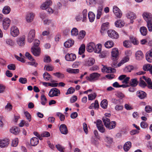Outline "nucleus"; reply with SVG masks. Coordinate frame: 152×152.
I'll use <instances>...</instances> for the list:
<instances>
[{
	"mask_svg": "<svg viewBox=\"0 0 152 152\" xmlns=\"http://www.w3.org/2000/svg\"><path fill=\"white\" fill-rule=\"evenodd\" d=\"M142 16L147 23V26L149 31H152V17L151 14L147 12H144Z\"/></svg>",
	"mask_w": 152,
	"mask_h": 152,
	"instance_id": "obj_1",
	"label": "nucleus"
},
{
	"mask_svg": "<svg viewBox=\"0 0 152 152\" xmlns=\"http://www.w3.org/2000/svg\"><path fill=\"white\" fill-rule=\"evenodd\" d=\"M52 1L50 0H48L42 4L41 8L42 10H45L49 13H52L53 12V10L49 6L51 4Z\"/></svg>",
	"mask_w": 152,
	"mask_h": 152,
	"instance_id": "obj_2",
	"label": "nucleus"
},
{
	"mask_svg": "<svg viewBox=\"0 0 152 152\" xmlns=\"http://www.w3.org/2000/svg\"><path fill=\"white\" fill-rule=\"evenodd\" d=\"M119 58V52L117 48H114L111 52V59L113 61H117Z\"/></svg>",
	"mask_w": 152,
	"mask_h": 152,
	"instance_id": "obj_3",
	"label": "nucleus"
},
{
	"mask_svg": "<svg viewBox=\"0 0 152 152\" xmlns=\"http://www.w3.org/2000/svg\"><path fill=\"white\" fill-rule=\"evenodd\" d=\"M100 75L97 73H93L91 74L89 77L87 76L86 79L90 81L97 80L99 77Z\"/></svg>",
	"mask_w": 152,
	"mask_h": 152,
	"instance_id": "obj_4",
	"label": "nucleus"
},
{
	"mask_svg": "<svg viewBox=\"0 0 152 152\" xmlns=\"http://www.w3.org/2000/svg\"><path fill=\"white\" fill-rule=\"evenodd\" d=\"M108 35L109 37L113 39H117L118 37V34L115 31L109 30L107 31Z\"/></svg>",
	"mask_w": 152,
	"mask_h": 152,
	"instance_id": "obj_5",
	"label": "nucleus"
},
{
	"mask_svg": "<svg viewBox=\"0 0 152 152\" xmlns=\"http://www.w3.org/2000/svg\"><path fill=\"white\" fill-rule=\"evenodd\" d=\"M60 94V91L57 88H53L51 89L49 92L48 95L50 97L57 96Z\"/></svg>",
	"mask_w": 152,
	"mask_h": 152,
	"instance_id": "obj_6",
	"label": "nucleus"
},
{
	"mask_svg": "<svg viewBox=\"0 0 152 152\" xmlns=\"http://www.w3.org/2000/svg\"><path fill=\"white\" fill-rule=\"evenodd\" d=\"M10 33L11 35L13 37L17 36L19 34L18 28L15 26H12L10 29Z\"/></svg>",
	"mask_w": 152,
	"mask_h": 152,
	"instance_id": "obj_7",
	"label": "nucleus"
},
{
	"mask_svg": "<svg viewBox=\"0 0 152 152\" xmlns=\"http://www.w3.org/2000/svg\"><path fill=\"white\" fill-rule=\"evenodd\" d=\"M25 36L23 35L17 38V44L20 46H23L25 44Z\"/></svg>",
	"mask_w": 152,
	"mask_h": 152,
	"instance_id": "obj_8",
	"label": "nucleus"
},
{
	"mask_svg": "<svg viewBox=\"0 0 152 152\" xmlns=\"http://www.w3.org/2000/svg\"><path fill=\"white\" fill-rule=\"evenodd\" d=\"M113 11L117 18H120L122 16V13L119 8L115 6H113Z\"/></svg>",
	"mask_w": 152,
	"mask_h": 152,
	"instance_id": "obj_9",
	"label": "nucleus"
},
{
	"mask_svg": "<svg viewBox=\"0 0 152 152\" xmlns=\"http://www.w3.org/2000/svg\"><path fill=\"white\" fill-rule=\"evenodd\" d=\"M31 51L33 54L36 56H39L41 53L40 49L39 47L33 46L31 48Z\"/></svg>",
	"mask_w": 152,
	"mask_h": 152,
	"instance_id": "obj_10",
	"label": "nucleus"
},
{
	"mask_svg": "<svg viewBox=\"0 0 152 152\" xmlns=\"http://www.w3.org/2000/svg\"><path fill=\"white\" fill-rule=\"evenodd\" d=\"M76 58V55L73 53H67L65 56L66 60L69 61H73Z\"/></svg>",
	"mask_w": 152,
	"mask_h": 152,
	"instance_id": "obj_11",
	"label": "nucleus"
},
{
	"mask_svg": "<svg viewBox=\"0 0 152 152\" xmlns=\"http://www.w3.org/2000/svg\"><path fill=\"white\" fill-rule=\"evenodd\" d=\"M35 35V31L34 29L31 30L29 32L28 35V41L31 43L33 40Z\"/></svg>",
	"mask_w": 152,
	"mask_h": 152,
	"instance_id": "obj_12",
	"label": "nucleus"
},
{
	"mask_svg": "<svg viewBox=\"0 0 152 152\" xmlns=\"http://www.w3.org/2000/svg\"><path fill=\"white\" fill-rule=\"evenodd\" d=\"M10 20L8 18H4L3 21V26L4 30H7L10 24Z\"/></svg>",
	"mask_w": 152,
	"mask_h": 152,
	"instance_id": "obj_13",
	"label": "nucleus"
},
{
	"mask_svg": "<svg viewBox=\"0 0 152 152\" xmlns=\"http://www.w3.org/2000/svg\"><path fill=\"white\" fill-rule=\"evenodd\" d=\"M102 71L103 72H105L107 73H113L115 72L116 69L114 68H112L110 67H104L102 69Z\"/></svg>",
	"mask_w": 152,
	"mask_h": 152,
	"instance_id": "obj_14",
	"label": "nucleus"
},
{
	"mask_svg": "<svg viewBox=\"0 0 152 152\" xmlns=\"http://www.w3.org/2000/svg\"><path fill=\"white\" fill-rule=\"evenodd\" d=\"M109 23L108 22L104 23L102 26L100 32L102 35H103L105 33L108 28Z\"/></svg>",
	"mask_w": 152,
	"mask_h": 152,
	"instance_id": "obj_15",
	"label": "nucleus"
},
{
	"mask_svg": "<svg viewBox=\"0 0 152 152\" xmlns=\"http://www.w3.org/2000/svg\"><path fill=\"white\" fill-rule=\"evenodd\" d=\"M95 48V44L93 42H90L88 44L86 47V50L88 52H91L94 50Z\"/></svg>",
	"mask_w": 152,
	"mask_h": 152,
	"instance_id": "obj_16",
	"label": "nucleus"
},
{
	"mask_svg": "<svg viewBox=\"0 0 152 152\" xmlns=\"http://www.w3.org/2000/svg\"><path fill=\"white\" fill-rule=\"evenodd\" d=\"M59 129L62 134H66L68 133V131L67 127L65 124H62L60 126Z\"/></svg>",
	"mask_w": 152,
	"mask_h": 152,
	"instance_id": "obj_17",
	"label": "nucleus"
},
{
	"mask_svg": "<svg viewBox=\"0 0 152 152\" xmlns=\"http://www.w3.org/2000/svg\"><path fill=\"white\" fill-rule=\"evenodd\" d=\"M147 94L143 91H139L137 93V96L141 99H144L146 96Z\"/></svg>",
	"mask_w": 152,
	"mask_h": 152,
	"instance_id": "obj_18",
	"label": "nucleus"
},
{
	"mask_svg": "<svg viewBox=\"0 0 152 152\" xmlns=\"http://www.w3.org/2000/svg\"><path fill=\"white\" fill-rule=\"evenodd\" d=\"M138 82L137 78L132 79L129 81L128 85L129 87H135L138 85Z\"/></svg>",
	"mask_w": 152,
	"mask_h": 152,
	"instance_id": "obj_19",
	"label": "nucleus"
},
{
	"mask_svg": "<svg viewBox=\"0 0 152 152\" xmlns=\"http://www.w3.org/2000/svg\"><path fill=\"white\" fill-rule=\"evenodd\" d=\"M145 57L148 62H152V49L146 53Z\"/></svg>",
	"mask_w": 152,
	"mask_h": 152,
	"instance_id": "obj_20",
	"label": "nucleus"
},
{
	"mask_svg": "<svg viewBox=\"0 0 152 152\" xmlns=\"http://www.w3.org/2000/svg\"><path fill=\"white\" fill-rule=\"evenodd\" d=\"M34 15L32 12H29L27 14L26 19L28 22H31L33 20Z\"/></svg>",
	"mask_w": 152,
	"mask_h": 152,
	"instance_id": "obj_21",
	"label": "nucleus"
},
{
	"mask_svg": "<svg viewBox=\"0 0 152 152\" xmlns=\"http://www.w3.org/2000/svg\"><path fill=\"white\" fill-rule=\"evenodd\" d=\"M94 59L92 58H90L86 60L85 65L87 66H91L94 64Z\"/></svg>",
	"mask_w": 152,
	"mask_h": 152,
	"instance_id": "obj_22",
	"label": "nucleus"
},
{
	"mask_svg": "<svg viewBox=\"0 0 152 152\" xmlns=\"http://www.w3.org/2000/svg\"><path fill=\"white\" fill-rule=\"evenodd\" d=\"M136 59L137 60H142L143 58V55L140 50L137 51L135 54Z\"/></svg>",
	"mask_w": 152,
	"mask_h": 152,
	"instance_id": "obj_23",
	"label": "nucleus"
},
{
	"mask_svg": "<svg viewBox=\"0 0 152 152\" xmlns=\"http://www.w3.org/2000/svg\"><path fill=\"white\" fill-rule=\"evenodd\" d=\"M74 43L72 39L66 41L64 44V46L66 48H69L73 45Z\"/></svg>",
	"mask_w": 152,
	"mask_h": 152,
	"instance_id": "obj_24",
	"label": "nucleus"
},
{
	"mask_svg": "<svg viewBox=\"0 0 152 152\" xmlns=\"http://www.w3.org/2000/svg\"><path fill=\"white\" fill-rule=\"evenodd\" d=\"M43 76L44 79L46 81H48L50 79L51 82H53L54 81H52V79H51L52 76L47 72H45L43 74Z\"/></svg>",
	"mask_w": 152,
	"mask_h": 152,
	"instance_id": "obj_25",
	"label": "nucleus"
},
{
	"mask_svg": "<svg viewBox=\"0 0 152 152\" xmlns=\"http://www.w3.org/2000/svg\"><path fill=\"white\" fill-rule=\"evenodd\" d=\"M39 140L36 137L32 138L31 139L30 143L32 146H35L38 144Z\"/></svg>",
	"mask_w": 152,
	"mask_h": 152,
	"instance_id": "obj_26",
	"label": "nucleus"
},
{
	"mask_svg": "<svg viewBox=\"0 0 152 152\" xmlns=\"http://www.w3.org/2000/svg\"><path fill=\"white\" fill-rule=\"evenodd\" d=\"M88 16L89 21L91 22H92L94 20L95 18V15L91 12H89L88 14Z\"/></svg>",
	"mask_w": 152,
	"mask_h": 152,
	"instance_id": "obj_27",
	"label": "nucleus"
},
{
	"mask_svg": "<svg viewBox=\"0 0 152 152\" xmlns=\"http://www.w3.org/2000/svg\"><path fill=\"white\" fill-rule=\"evenodd\" d=\"M131 146V143L130 142H126L124 146V149L125 151H127Z\"/></svg>",
	"mask_w": 152,
	"mask_h": 152,
	"instance_id": "obj_28",
	"label": "nucleus"
},
{
	"mask_svg": "<svg viewBox=\"0 0 152 152\" xmlns=\"http://www.w3.org/2000/svg\"><path fill=\"white\" fill-rule=\"evenodd\" d=\"M116 125V122L115 121H112L110 122L108 125V126L106 127L109 129H111L114 128Z\"/></svg>",
	"mask_w": 152,
	"mask_h": 152,
	"instance_id": "obj_29",
	"label": "nucleus"
},
{
	"mask_svg": "<svg viewBox=\"0 0 152 152\" xmlns=\"http://www.w3.org/2000/svg\"><path fill=\"white\" fill-rule=\"evenodd\" d=\"M9 143L8 141L4 140H0V147L1 148L5 147L9 144Z\"/></svg>",
	"mask_w": 152,
	"mask_h": 152,
	"instance_id": "obj_30",
	"label": "nucleus"
},
{
	"mask_svg": "<svg viewBox=\"0 0 152 152\" xmlns=\"http://www.w3.org/2000/svg\"><path fill=\"white\" fill-rule=\"evenodd\" d=\"M126 16L128 18L131 20L135 19L136 17L135 14L131 12H129L127 13Z\"/></svg>",
	"mask_w": 152,
	"mask_h": 152,
	"instance_id": "obj_31",
	"label": "nucleus"
},
{
	"mask_svg": "<svg viewBox=\"0 0 152 152\" xmlns=\"http://www.w3.org/2000/svg\"><path fill=\"white\" fill-rule=\"evenodd\" d=\"M10 7L9 6H6L3 8L2 12L5 14H7L10 13Z\"/></svg>",
	"mask_w": 152,
	"mask_h": 152,
	"instance_id": "obj_32",
	"label": "nucleus"
},
{
	"mask_svg": "<svg viewBox=\"0 0 152 152\" xmlns=\"http://www.w3.org/2000/svg\"><path fill=\"white\" fill-rule=\"evenodd\" d=\"M102 120L106 127L108 126V124H109L110 122V119L106 117H104L102 118Z\"/></svg>",
	"mask_w": 152,
	"mask_h": 152,
	"instance_id": "obj_33",
	"label": "nucleus"
},
{
	"mask_svg": "<svg viewBox=\"0 0 152 152\" xmlns=\"http://www.w3.org/2000/svg\"><path fill=\"white\" fill-rule=\"evenodd\" d=\"M10 131L11 133L15 134H17L19 132V130L18 128L15 127L12 128L11 129H10Z\"/></svg>",
	"mask_w": 152,
	"mask_h": 152,
	"instance_id": "obj_34",
	"label": "nucleus"
},
{
	"mask_svg": "<svg viewBox=\"0 0 152 152\" xmlns=\"http://www.w3.org/2000/svg\"><path fill=\"white\" fill-rule=\"evenodd\" d=\"M41 103L42 105H45L47 103V99L44 94L41 95Z\"/></svg>",
	"mask_w": 152,
	"mask_h": 152,
	"instance_id": "obj_35",
	"label": "nucleus"
},
{
	"mask_svg": "<svg viewBox=\"0 0 152 152\" xmlns=\"http://www.w3.org/2000/svg\"><path fill=\"white\" fill-rule=\"evenodd\" d=\"M114 44L112 41H108L105 42L104 45L106 48H110L113 46Z\"/></svg>",
	"mask_w": 152,
	"mask_h": 152,
	"instance_id": "obj_36",
	"label": "nucleus"
},
{
	"mask_svg": "<svg viewBox=\"0 0 152 152\" xmlns=\"http://www.w3.org/2000/svg\"><path fill=\"white\" fill-rule=\"evenodd\" d=\"M66 71L70 73L76 74L79 72V70L78 69L68 68L66 69Z\"/></svg>",
	"mask_w": 152,
	"mask_h": 152,
	"instance_id": "obj_37",
	"label": "nucleus"
},
{
	"mask_svg": "<svg viewBox=\"0 0 152 152\" xmlns=\"http://www.w3.org/2000/svg\"><path fill=\"white\" fill-rule=\"evenodd\" d=\"M101 106L104 109H106L107 106V100L104 99L100 103Z\"/></svg>",
	"mask_w": 152,
	"mask_h": 152,
	"instance_id": "obj_38",
	"label": "nucleus"
},
{
	"mask_svg": "<svg viewBox=\"0 0 152 152\" xmlns=\"http://www.w3.org/2000/svg\"><path fill=\"white\" fill-rule=\"evenodd\" d=\"M129 60V58L128 57L126 56L125 58H124L119 63H118V66H121L122 64H124V63H126V62L128 61Z\"/></svg>",
	"mask_w": 152,
	"mask_h": 152,
	"instance_id": "obj_39",
	"label": "nucleus"
},
{
	"mask_svg": "<svg viewBox=\"0 0 152 152\" xmlns=\"http://www.w3.org/2000/svg\"><path fill=\"white\" fill-rule=\"evenodd\" d=\"M140 31L142 34L143 36L146 35L147 33V30L145 27H142L140 29Z\"/></svg>",
	"mask_w": 152,
	"mask_h": 152,
	"instance_id": "obj_40",
	"label": "nucleus"
},
{
	"mask_svg": "<svg viewBox=\"0 0 152 152\" xmlns=\"http://www.w3.org/2000/svg\"><path fill=\"white\" fill-rule=\"evenodd\" d=\"M44 25H50L52 27L54 26V25L52 21L50 20H45L44 21Z\"/></svg>",
	"mask_w": 152,
	"mask_h": 152,
	"instance_id": "obj_41",
	"label": "nucleus"
},
{
	"mask_svg": "<svg viewBox=\"0 0 152 152\" xmlns=\"http://www.w3.org/2000/svg\"><path fill=\"white\" fill-rule=\"evenodd\" d=\"M115 25L116 27H121L124 25V23L122 22L120 20H119L115 22Z\"/></svg>",
	"mask_w": 152,
	"mask_h": 152,
	"instance_id": "obj_42",
	"label": "nucleus"
},
{
	"mask_svg": "<svg viewBox=\"0 0 152 152\" xmlns=\"http://www.w3.org/2000/svg\"><path fill=\"white\" fill-rule=\"evenodd\" d=\"M85 50V46L84 44H82L79 48V53L81 55L83 53Z\"/></svg>",
	"mask_w": 152,
	"mask_h": 152,
	"instance_id": "obj_43",
	"label": "nucleus"
},
{
	"mask_svg": "<svg viewBox=\"0 0 152 152\" xmlns=\"http://www.w3.org/2000/svg\"><path fill=\"white\" fill-rule=\"evenodd\" d=\"M139 85L140 86L143 88H145L147 86L145 82L142 79V78L141 77L140 78Z\"/></svg>",
	"mask_w": 152,
	"mask_h": 152,
	"instance_id": "obj_44",
	"label": "nucleus"
},
{
	"mask_svg": "<svg viewBox=\"0 0 152 152\" xmlns=\"http://www.w3.org/2000/svg\"><path fill=\"white\" fill-rule=\"evenodd\" d=\"M101 48L102 46L101 44H98V45L97 47L96 48L95 47V48H94V51L96 53H99L101 51Z\"/></svg>",
	"mask_w": 152,
	"mask_h": 152,
	"instance_id": "obj_45",
	"label": "nucleus"
},
{
	"mask_svg": "<svg viewBox=\"0 0 152 152\" xmlns=\"http://www.w3.org/2000/svg\"><path fill=\"white\" fill-rule=\"evenodd\" d=\"M102 8L101 7H99L97 10V14L96 17L97 19H99L100 18V16L102 15Z\"/></svg>",
	"mask_w": 152,
	"mask_h": 152,
	"instance_id": "obj_46",
	"label": "nucleus"
},
{
	"mask_svg": "<svg viewBox=\"0 0 152 152\" xmlns=\"http://www.w3.org/2000/svg\"><path fill=\"white\" fill-rule=\"evenodd\" d=\"M71 34L72 36H77L78 35V32L77 29L75 28H72L71 31Z\"/></svg>",
	"mask_w": 152,
	"mask_h": 152,
	"instance_id": "obj_47",
	"label": "nucleus"
},
{
	"mask_svg": "<svg viewBox=\"0 0 152 152\" xmlns=\"http://www.w3.org/2000/svg\"><path fill=\"white\" fill-rule=\"evenodd\" d=\"M133 69V66H128L124 69V71L126 72H130Z\"/></svg>",
	"mask_w": 152,
	"mask_h": 152,
	"instance_id": "obj_48",
	"label": "nucleus"
},
{
	"mask_svg": "<svg viewBox=\"0 0 152 152\" xmlns=\"http://www.w3.org/2000/svg\"><path fill=\"white\" fill-rule=\"evenodd\" d=\"M145 81L148 84V87L150 89H152V82L151 79L149 78L145 80Z\"/></svg>",
	"mask_w": 152,
	"mask_h": 152,
	"instance_id": "obj_49",
	"label": "nucleus"
},
{
	"mask_svg": "<svg viewBox=\"0 0 152 152\" xmlns=\"http://www.w3.org/2000/svg\"><path fill=\"white\" fill-rule=\"evenodd\" d=\"M96 96V94L94 93L93 94H90L88 95V99L89 100H92L95 99Z\"/></svg>",
	"mask_w": 152,
	"mask_h": 152,
	"instance_id": "obj_50",
	"label": "nucleus"
},
{
	"mask_svg": "<svg viewBox=\"0 0 152 152\" xmlns=\"http://www.w3.org/2000/svg\"><path fill=\"white\" fill-rule=\"evenodd\" d=\"M53 74L56 76L61 78H63L64 77V74L59 72L54 73Z\"/></svg>",
	"mask_w": 152,
	"mask_h": 152,
	"instance_id": "obj_51",
	"label": "nucleus"
},
{
	"mask_svg": "<svg viewBox=\"0 0 152 152\" xmlns=\"http://www.w3.org/2000/svg\"><path fill=\"white\" fill-rule=\"evenodd\" d=\"M25 56L30 61H34L35 60L33 59L31 55L28 52H26L25 54Z\"/></svg>",
	"mask_w": 152,
	"mask_h": 152,
	"instance_id": "obj_52",
	"label": "nucleus"
},
{
	"mask_svg": "<svg viewBox=\"0 0 152 152\" xmlns=\"http://www.w3.org/2000/svg\"><path fill=\"white\" fill-rule=\"evenodd\" d=\"M18 142V138H15L13 140L12 145L13 147H16L17 146Z\"/></svg>",
	"mask_w": 152,
	"mask_h": 152,
	"instance_id": "obj_53",
	"label": "nucleus"
},
{
	"mask_svg": "<svg viewBox=\"0 0 152 152\" xmlns=\"http://www.w3.org/2000/svg\"><path fill=\"white\" fill-rule=\"evenodd\" d=\"M19 81L22 84H26L27 83V80L26 78L20 77L19 80Z\"/></svg>",
	"mask_w": 152,
	"mask_h": 152,
	"instance_id": "obj_54",
	"label": "nucleus"
},
{
	"mask_svg": "<svg viewBox=\"0 0 152 152\" xmlns=\"http://www.w3.org/2000/svg\"><path fill=\"white\" fill-rule=\"evenodd\" d=\"M24 114L27 119L28 120L29 122L31 121V115L27 111H26L24 112Z\"/></svg>",
	"mask_w": 152,
	"mask_h": 152,
	"instance_id": "obj_55",
	"label": "nucleus"
},
{
	"mask_svg": "<svg viewBox=\"0 0 152 152\" xmlns=\"http://www.w3.org/2000/svg\"><path fill=\"white\" fill-rule=\"evenodd\" d=\"M130 79L129 77H126L123 80L122 83L125 84H129Z\"/></svg>",
	"mask_w": 152,
	"mask_h": 152,
	"instance_id": "obj_56",
	"label": "nucleus"
},
{
	"mask_svg": "<svg viewBox=\"0 0 152 152\" xmlns=\"http://www.w3.org/2000/svg\"><path fill=\"white\" fill-rule=\"evenodd\" d=\"M75 89L72 87H70L69 88L67 91V92L66 93V95L68 94H72L75 91Z\"/></svg>",
	"mask_w": 152,
	"mask_h": 152,
	"instance_id": "obj_57",
	"label": "nucleus"
},
{
	"mask_svg": "<svg viewBox=\"0 0 152 152\" xmlns=\"http://www.w3.org/2000/svg\"><path fill=\"white\" fill-rule=\"evenodd\" d=\"M87 10L86 9L84 10L83 12V21L84 22L86 18L87 15Z\"/></svg>",
	"mask_w": 152,
	"mask_h": 152,
	"instance_id": "obj_58",
	"label": "nucleus"
},
{
	"mask_svg": "<svg viewBox=\"0 0 152 152\" xmlns=\"http://www.w3.org/2000/svg\"><path fill=\"white\" fill-rule=\"evenodd\" d=\"M130 42L129 41L125 40L123 42V45L125 47L128 48L130 46Z\"/></svg>",
	"mask_w": 152,
	"mask_h": 152,
	"instance_id": "obj_59",
	"label": "nucleus"
},
{
	"mask_svg": "<svg viewBox=\"0 0 152 152\" xmlns=\"http://www.w3.org/2000/svg\"><path fill=\"white\" fill-rule=\"evenodd\" d=\"M105 140L108 144H109L112 143L113 142V139L108 137H106Z\"/></svg>",
	"mask_w": 152,
	"mask_h": 152,
	"instance_id": "obj_60",
	"label": "nucleus"
},
{
	"mask_svg": "<svg viewBox=\"0 0 152 152\" xmlns=\"http://www.w3.org/2000/svg\"><path fill=\"white\" fill-rule=\"evenodd\" d=\"M107 54V52L106 51H103L99 54L100 58H103L105 57Z\"/></svg>",
	"mask_w": 152,
	"mask_h": 152,
	"instance_id": "obj_61",
	"label": "nucleus"
},
{
	"mask_svg": "<svg viewBox=\"0 0 152 152\" xmlns=\"http://www.w3.org/2000/svg\"><path fill=\"white\" fill-rule=\"evenodd\" d=\"M6 42L7 44L11 46H13L14 45V42L11 39H8L6 40Z\"/></svg>",
	"mask_w": 152,
	"mask_h": 152,
	"instance_id": "obj_62",
	"label": "nucleus"
},
{
	"mask_svg": "<svg viewBox=\"0 0 152 152\" xmlns=\"http://www.w3.org/2000/svg\"><path fill=\"white\" fill-rule=\"evenodd\" d=\"M7 67L8 69L10 70H14L15 69V66L14 64H12L8 65Z\"/></svg>",
	"mask_w": 152,
	"mask_h": 152,
	"instance_id": "obj_63",
	"label": "nucleus"
},
{
	"mask_svg": "<svg viewBox=\"0 0 152 152\" xmlns=\"http://www.w3.org/2000/svg\"><path fill=\"white\" fill-rule=\"evenodd\" d=\"M56 147L59 151L61 152H64L63 149L64 148L60 144H58L56 145Z\"/></svg>",
	"mask_w": 152,
	"mask_h": 152,
	"instance_id": "obj_64",
	"label": "nucleus"
}]
</instances>
